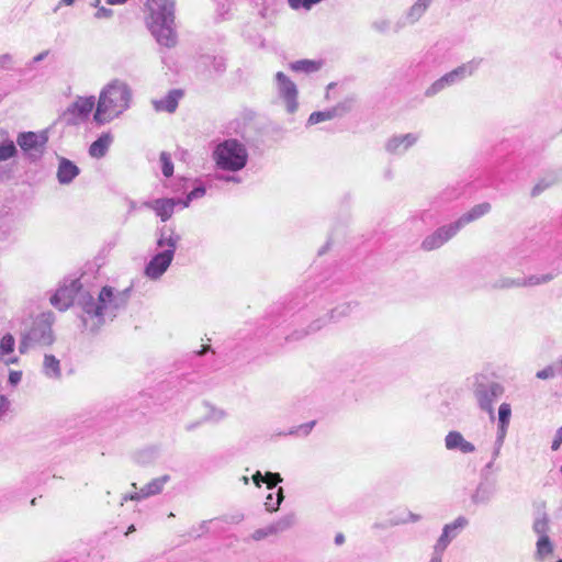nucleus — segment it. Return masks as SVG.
<instances>
[{"instance_id":"26","label":"nucleus","mask_w":562,"mask_h":562,"mask_svg":"<svg viewBox=\"0 0 562 562\" xmlns=\"http://www.w3.org/2000/svg\"><path fill=\"white\" fill-rule=\"evenodd\" d=\"M405 25L406 23L404 21H398L394 24V26H392L390 19L379 18L372 22L371 27L376 33L386 34L391 30H393L394 33H398Z\"/></svg>"},{"instance_id":"20","label":"nucleus","mask_w":562,"mask_h":562,"mask_svg":"<svg viewBox=\"0 0 562 562\" xmlns=\"http://www.w3.org/2000/svg\"><path fill=\"white\" fill-rule=\"evenodd\" d=\"M15 339L11 334H5L0 339V361L5 366L16 364L19 358L13 355Z\"/></svg>"},{"instance_id":"24","label":"nucleus","mask_w":562,"mask_h":562,"mask_svg":"<svg viewBox=\"0 0 562 562\" xmlns=\"http://www.w3.org/2000/svg\"><path fill=\"white\" fill-rule=\"evenodd\" d=\"M432 0H417L406 12L405 14V23L414 24L420 20V18L425 14L427 9L429 8Z\"/></svg>"},{"instance_id":"58","label":"nucleus","mask_w":562,"mask_h":562,"mask_svg":"<svg viewBox=\"0 0 562 562\" xmlns=\"http://www.w3.org/2000/svg\"><path fill=\"white\" fill-rule=\"evenodd\" d=\"M502 447H503V442L495 441L493 453H492L493 460H496L498 458Z\"/></svg>"},{"instance_id":"14","label":"nucleus","mask_w":562,"mask_h":562,"mask_svg":"<svg viewBox=\"0 0 562 562\" xmlns=\"http://www.w3.org/2000/svg\"><path fill=\"white\" fill-rule=\"evenodd\" d=\"M418 139L419 134L416 133L394 135L385 143V150L393 155H402L414 146Z\"/></svg>"},{"instance_id":"17","label":"nucleus","mask_w":562,"mask_h":562,"mask_svg":"<svg viewBox=\"0 0 562 562\" xmlns=\"http://www.w3.org/2000/svg\"><path fill=\"white\" fill-rule=\"evenodd\" d=\"M496 493V484L494 481L482 480L471 496V501L475 505H487Z\"/></svg>"},{"instance_id":"37","label":"nucleus","mask_w":562,"mask_h":562,"mask_svg":"<svg viewBox=\"0 0 562 562\" xmlns=\"http://www.w3.org/2000/svg\"><path fill=\"white\" fill-rule=\"evenodd\" d=\"M161 170L165 177H171L173 173V164L168 153L162 151L160 154Z\"/></svg>"},{"instance_id":"31","label":"nucleus","mask_w":562,"mask_h":562,"mask_svg":"<svg viewBox=\"0 0 562 562\" xmlns=\"http://www.w3.org/2000/svg\"><path fill=\"white\" fill-rule=\"evenodd\" d=\"M532 530L539 536V538L548 537V532L550 530V520L546 513L538 514L533 520Z\"/></svg>"},{"instance_id":"27","label":"nucleus","mask_w":562,"mask_h":562,"mask_svg":"<svg viewBox=\"0 0 562 562\" xmlns=\"http://www.w3.org/2000/svg\"><path fill=\"white\" fill-rule=\"evenodd\" d=\"M296 521L295 514L289 513L278 520L270 524V532H273V535L282 533L289 529H291Z\"/></svg>"},{"instance_id":"25","label":"nucleus","mask_w":562,"mask_h":562,"mask_svg":"<svg viewBox=\"0 0 562 562\" xmlns=\"http://www.w3.org/2000/svg\"><path fill=\"white\" fill-rule=\"evenodd\" d=\"M170 481V475L165 474L159 477L151 480L145 486L142 487V496L149 497L160 494L165 485Z\"/></svg>"},{"instance_id":"43","label":"nucleus","mask_w":562,"mask_h":562,"mask_svg":"<svg viewBox=\"0 0 562 562\" xmlns=\"http://www.w3.org/2000/svg\"><path fill=\"white\" fill-rule=\"evenodd\" d=\"M541 179L548 184V188H550L562 180V175L561 171H554L546 175Z\"/></svg>"},{"instance_id":"21","label":"nucleus","mask_w":562,"mask_h":562,"mask_svg":"<svg viewBox=\"0 0 562 562\" xmlns=\"http://www.w3.org/2000/svg\"><path fill=\"white\" fill-rule=\"evenodd\" d=\"M491 204L488 202L480 203L474 205L470 211L461 215L454 223L460 231L465 225L479 220L491 211Z\"/></svg>"},{"instance_id":"61","label":"nucleus","mask_w":562,"mask_h":562,"mask_svg":"<svg viewBox=\"0 0 562 562\" xmlns=\"http://www.w3.org/2000/svg\"><path fill=\"white\" fill-rule=\"evenodd\" d=\"M443 552L436 551V548H434V552L431 555V559L429 562H441Z\"/></svg>"},{"instance_id":"13","label":"nucleus","mask_w":562,"mask_h":562,"mask_svg":"<svg viewBox=\"0 0 562 562\" xmlns=\"http://www.w3.org/2000/svg\"><path fill=\"white\" fill-rule=\"evenodd\" d=\"M95 106L94 97H78L76 101L67 109L68 122L79 124L87 120Z\"/></svg>"},{"instance_id":"55","label":"nucleus","mask_w":562,"mask_h":562,"mask_svg":"<svg viewBox=\"0 0 562 562\" xmlns=\"http://www.w3.org/2000/svg\"><path fill=\"white\" fill-rule=\"evenodd\" d=\"M140 498H144L142 496V490L139 492H135V493H132V494H125L123 497H122V502H121V505L124 504V502L126 501H139Z\"/></svg>"},{"instance_id":"41","label":"nucleus","mask_w":562,"mask_h":562,"mask_svg":"<svg viewBox=\"0 0 562 562\" xmlns=\"http://www.w3.org/2000/svg\"><path fill=\"white\" fill-rule=\"evenodd\" d=\"M558 374V369L554 363L547 366L544 369L539 370L536 376L540 380L553 379Z\"/></svg>"},{"instance_id":"5","label":"nucleus","mask_w":562,"mask_h":562,"mask_svg":"<svg viewBox=\"0 0 562 562\" xmlns=\"http://www.w3.org/2000/svg\"><path fill=\"white\" fill-rule=\"evenodd\" d=\"M53 313H42L32 324L31 328L22 336L19 344L20 353L24 355L36 347H49L55 341L53 331Z\"/></svg>"},{"instance_id":"2","label":"nucleus","mask_w":562,"mask_h":562,"mask_svg":"<svg viewBox=\"0 0 562 562\" xmlns=\"http://www.w3.org/2000/svg\"><path fill=\"white\" fill-rule=\"evenodd\" d=\"M146 25L157 43L171 48L177 44L175 0H150L147 3Z\"/></svg>"},{"instance_id":"16","label":"nucleus","mask_w":562,"mask_h":562,"mask_svg":"<svg viewBox=\"0 0 562 562\" xmlns=\"http://www.w3.org/2000/svg\"><path fill=\"white\" fill-rule=\"evenodd\" d=\"M178 203H181V200L156 199L154 201L145 202L144 206L154 210L157 216H159L162 222H166L172 216L175 206Z\"/></svg>"},{"instance_id":"33","label":"nucleus","mask_w":562,"mask_h":562,"mask_svg":"<svg viewBox=\"0 0 562 562\" xmlns=\"http://www.w3.org/2000/svg\"><path fill=\"white\" fill-rule=\"evenodd\" d=\"M492 288L496 290L522 288L521 278L501 277L492 283Z\"/></svg>"},{"instance_id":"40","label":"nucleus","mask_w":562,"mask_h":562,"mask_svg":"<svg viewBox=\"0 0 562 562\" xmlns=\"http://www.w3.org/2000/svg\"><path fill=\"white\" fill-rule=\"evenodd\" d=\"M206 190L204 187H196L188 193L186 200L181 201L183 207H188L191 201L204 196Z\"/></svg>"},{"instance_id":"48","label":"nucleus","mask_w":562,"mask_h":562,"mask_svg":"<svg viewBox=\"0 0 562 562\" xmlns=\"http://www.w3.org/2000/svg\"><path fill=\"white\" fill-rule=\"evenodd\" d=\"M270 525L266 526L265 528H260L254 532V539L255 540H261L266 537L272 536L273 532H270Z\"/></svg>"},{"instance_id":"50","label":"nucleus","mask_w":562,"mask_h":562,"mask_svg":"<svg viewBox=\"0 0 562 562\" xmlns=\"http://www.w3.org/2000/svg\"><path fill=\"white\" fill-rule=\"evenodd\" d=\"M420 519H422L420 515L408 512L406 518H402V519L395 521L394 524L398 525V524L416 522V521H419Z\"/></svg>"},{"instance_id":"39","label":"nucleus","mask_w":562,"mask_h":562,"mask_svg":"<svg viewBox=\"0 0 562 562\" xmlns=\"http://www.w3.org/2000/svg\"><path fill=\"white\" fill-rule=\"evenodd\" d=\"M512 407L508 403H502L498 408V424L509 425Z\"/></svg>"},{"instance_id":"57","label":"nucleus","mask_w":562,"mask_h":562,"mask_svg":"<svg viewBox=\"0 0 562 562\" xmlns=\"http://www.w3.org/2000/svg\"><path fill=\"white\" fill-rule=\"evenodd\" d=\"M210 520H203L200 525H199V528L196 530V537H200L202 533L206 532L209 527Z\"/></svg>"},{"instance_id":"44","label":"nucleus","mask_w":562,"mask_h":562,"mask_svg":"<svg viewBox=\"0 0 562 562\" xmlns=\"http://www.w3.org/2000/svg\"><path fill=\"white\" fill-rule=\"evenodd\" d=\"M541 179L548 184V188H550L562 180V175L561 171H554L546 175Z\"/></svg>"},{"instance_id":"11","label":"nucleus","mask_w":562,"mask_h":562,"mask_svg":"<svg viewBox=\"0 0 562 562\" xmlns=\"http://www.w3.org/2000/svg\"><path fill=\"white\" fill-rule=\"evenodd\" d=\"M46 143L47 136L45 133L23 132L16 138V144L31 158L40 157Z\"/></svg>"},{"instance_id":"3","label":"nucleus","mask_w":562,"mask_h":562,"mask_svg":"<svg viewBox=\"0 0 562 562\" xmlns=\"http://www.w3.org/2000/svg\"><path fill=\"white\" fill-rule=\"evenodd\" d=\"M131 97V89L125 82L112 81L100 93L93 120L99 125L111 122L128 109Z\"/></svg>"},{"instance_id":"8","label":"nucleus","mask_w":562,"mask_h":562,"mask_svg":"<svg viewBox=\"0 0 562 562\" xmlns=\"http://www.w3.org/2000/svg\"><path fill=\"white\" fill-rule=\"evenodd\" d=\"M482 63L481 58H473L451 71L445 74L442 77L434 81L425 91V95L430 98L442 91L443 89L457 85L468 77L475 74Z\"/></svg>"},{"instance_id":"30","label":"nucleus","mask_w":562,"mask_h":562,"mask_svg":"<svg viewBox=\"0 0 562 562\" xmlns=\"http://www.w3.org/2000/svg\"><path fill=\"white\" fill-rule=\"evenodd\" d=\"M555 276L552 272L544 274H531L528 277H521L522 288L537 286L551 282Z\"/></svg>"},{"instance_id":"19","label":"nucleus","mask_w":562,"mask_h":562,"mask_svg":"<svg viewBox=\"0 0 562 562\" xmlns=\"http://www.w3.org/2000/svg\"><path fill=\"white\" fill-rule=\"evenodd\" d=\"M80 169L69 159L60 157L57 168V180L60 184H69L79 175Z\"/></svg>"},{"instance_id":"62","label":"nucleus","mask_w":562,"mask_h":562,"mask_svg":"<svg viewBox=\"0 0 562 562\" xmlns=\"http://www.w3.org/2000/svg\"><path fill=\"white\" fill-rule=\"evenodd\" d=\"M557 369H558V374L559 375H562V355L559 357V359L554 362Z\"/></svg>"},{"instance_id":"22","label":"nucleus","mask_w":562,"mask_h":562,"mask_svg":"<svg viewBox=\"0 0 562 562\" xmlns=\"http://www.w3.org/2000/svg\"><path fill=\"white\" fill-rule=\"evenodd\" d=\"M113 143V135L110 132L102 133L89 147V155L92 158H103Z\"/></svg>"},{"instance_id":"9","label":"nucleus","mask_w":562,"mask_h":562,"mask_svg":"<svg viewBox=\"0 0 562 562\" xmlns=\"http://www.w3.org/2000/svg\"><path fill=\"white\" fill-rule=\"evenodd\" d=\"M358 307V302L350 301L344 302L331 308L324 317L312 322L306 330L297 333L295 337L291 336V339H301L311 333H315L322 329L326 324L330 322H338L345 317H348Z\"/></svg>"},{"instance_id":"63","label":"nucleus","mask_w":562,"mask_h":562,"mask_svg":"<svg viewBox=\"0 0 562 562\" xmlns=\"http://www.w3.org/2000/svg\"><path fill=\"white\" fill-rule=\"evenodd\" d=\"M344 542H345V536H344L342 533H337V535L335 536V543H336L337 546H340V544H342Z\"/></svg>"},{"instance_id":"49","label":"nucleus","mask_w":562,"mask_h":562,"mask_svg":"<svg viewBox=\"0 0 562 562\" xmlns=\"http://www.w3.org/2000/svg\"><path fill=\"white\" fill-rule=\"evenodd\" d=\"M561 445H562V426L555 431V435H554V438H553V441L551 445V449L553 451H557L560 449Z\"/></svg>"},{"instance_id":"54","label":"nucleus","mask_w":562,"mask_h":562,"mask_svg":"<svg viewBox=\"0 0 562 562\" xmlns=\"http://www.w3.org/2000/svg\"><path fill=\"white\" fill-rule=\"evenodd\" d=\"M508 426L509 425H506V424H498L497 437H496L495 441L504 443V439L506 437Z\"/></svg>"},{"instance_id":"45","label":"nucleus","mask_w":562,"mask_h":562,"mask_svg":"<svg viewBox=\"0 0 562 562\" xmlns=\"http://www.w3.org/2000/svg\"><path fill=\"white\" fill-rule=\"evenodd\" d=\"M265 477L267 479V485H268V488L269 490H272L274 488V486L282 482V477L280 475V473H274V472H267Z\"/></svg>"},{"instance_id":"23","label":"nucleus","mask_w":562,"mask_h":562,"mask_svg":"<svg viewBox=\"0 0 562 562\" xmlns=\"http://www.w3.org/2000/svg\"><path fill=\"white\" fill-rule=\"evenodd\" d=\"M42 372L49 380H60L63 376L60 361L54 355H44Z\"/></svg>"},{"instance_id":"46","label":"nucleus","mask_w":562,"mask_h":562,"mask_svg":"<svg viewBox=\"0 0 562 562\" xmlns=\"http://www.w3.org/2000/svg\"><path fill=\"white\" fill-rule=\"evenodd\" d=\"M13 66V56L11 54H2L0 56V67L3 69H11Z\"/></svg>"},{"instance_id":"1","label":"nucleus","mask_w":562,"mask_h":562,"mask_svg":"<svg viewBox=\"0 0 562 562\" xmlns=\"http://www.w3.org/2000/svg\"><path fill=\"white\" fill-rule=\"evenodd\" d=\"M79 288L78 280H72L69 285L60 286L56 291L50 303L59 311H66L76 302L81 310L82 325L91 333H97L108 321H113L126 307L131 296L130 288L116 290L106 285L97 297L89 292L79 291Z\"/></svg>"},{"instance_id":"12","label":"nucleus","mask_w":562,"mask_h":562,"mask_svg":"<svg viewBox=\"0 0 562 562\" xmlns=\"http://www.w3.org/2000/svg\"><path fill=\"white\" fill-rule=\"evenodd\" d=\"M459 229L454 223L443 225L437 228L432 234L425 237L422 241V248L426 251H431L440 248L448 240L458 234Z\"/></svg>"},{"instance_id":"56","label":"nucleus","mask_w":562,"mask_h":562,"mask_svg":"<svg viewBox=\"0 0 562 562\" xmlns=\"http://www.w3.org/2000/svg\"><path fill=\"white\" fill-rule=\"evenodd\" d=\"M243 519H244V515L241 513H236V514L232 515L229 518H226L225 521L233 522V524H238Z\"/></svg>"},{"instance_id":"32","label":"nucleus","mask_w":562,"mask_h":562,"mask_svg":"<svg viewBox=\"0 0 562 562\" xmlns=\"http://www.w3.org/2000/svg\"><path fill=\"white\" fill-rule=\"evenodd\" d=\"M468 525L469 519L464 516H459L452 522L446 524L442 529L447 530L454 540Z\"/></svg>"},{"instance_id":"42","label":"nucleus","mask_w":562,"mask_h":562,"mask_svg":"<svg viewBox=\"0 0 562 562\" xmlns=\"http://www.w3.org/2000/svg\"><path fill=\"white\" fill-rule=\"evenodd\" d=\"M225 417L226 413L223 409L211 406L205 419L210 422H221Z\"/></svg>"},{"instance_id":"53","label":"nucleus","mask_w":562,"mask_h":562,"mask_svg":"<svg viewBox=\"0 0 562 562\" xmlns=\"http://www.w3.org/2000/svg\"><path fill=\"white\" fill-rule=\"evenodd\" d=\"M10 402L7 396L0 395V418H2L9 411Z\"/></svg>"},{"instance_id":"34","label":"nucleus","mask_w":562,"mask_h":562,"mask_svg":"<svg viewBox=\"0 0 562 562\" xmlns=\"http://www.w3.org/2000/svg\"><path fill=\"white\" fill-rule=\"evenodd\" d=\"M536 547V558L539 560H543L553 552V544L549 537L539 538Z\"/></svg>"},{"instance_id":"4","label":"nucleus","mask_w":562,"mask_h":562,"mask_svg":"<svg viewBox=\"0 0 562 562\" xmlns=\"http://www.w3.org/2000/svg\"><path fill=\"white\" fill-rule=\"evenodd\" d=\"M181 237L175 229L164 227L160 229L157 246L162 250L156 254L146 265L145 274L151 279H159L172 262L175 251Z\"/></svg>"},{"instance_id":"35","label":"nucleus","mask_w":562,"mask_h":562,"mask_svg":"<svg viewBox=\"0 0 562 562\" xmlns=\"http://www.w3.org/2000/svg\"><path fill=\"white\" fill-rule=\"evenodd\" d=\"M283 499L284 495L282 487H280L276 493H269L265 502L266 509L268 512L278 510Z\"/></svg>"},{"instance_id":"64","label":"nucleus","mask_w":562,"mask_h":562,"mask_svg":"<svg viewBox=\"0 0 562 562\" xmlns=\"http://www.w3.org/2000/svg\"><path fill=\"white\" fill-rule=\"evenodd\" d=\"M215 60V70L216 71H222L224 68H225V65H224V61L222 59H220L218 61L216 59Z\"/></svg>"},{"instance_id":"38","label":"nucleus","mask_w":562,"mask_h":562,"mask_svg":"<svg viewBox=\"0 0 562 562\" xmlns=\"http://www.w3.org/2000/svg\"><path fill=\"white\" fill-rule=\"evenodd\" d=\"M452 540L453 538L450 537L448 531L442 529V532L438 540L436 541L434 548H436V551L438 552H445Z\"/></svg>"},{"instance_id":"51","label":"nucleus","mask_w":562,"mask_h":562,"mask_svg":"<svg viewBox=\"0 0 562 562\" xmlns=\"http://www.w3.org/2000/svg\"><path fill=\"white\" fill-rule=\"evenodd\" d=\"M22 380V371H10L8 381L12 386L18 385Z\"/></svg>"},{"instance_id":"29","label":"nucleus","mask_w":562,"mask_h":562,"mask_svg":"<svg viewBox=\"0 0 562 562\" xmlns=\"http://www.w3.org/2000/svg\"><path fill=\"white\" fill-rule=\"evenodd\" d=\"M338 111H339V108L336 106V108H331V109H328L325 111L313 112L308 117L307 124L314 125V124H318L324 121L333 120L339 115Z\"/></svg>"},{"instance_id":"15","label":"nucleus","mask_w":562,"mask_h":562,"mask_svg":"<svg viewBox=\"0 0 562 562\" xmlns=\"http://www.w3.org/2000/svg\"><path fill=\"white\" fill-rule=\"evenodd\" d=\"M445 447L450 451H459L463 454L473 453L476 448L457 430L449 431L445 437Z\"/></svg>"},{"instance_id":"28","label":"nucleus","mask_w":562,"mask_h":562,"mask_svg":"<svg viewBox=\"0 0 562 562\" xmlns=\"http://www.w3.org/2000/svg\"><path fill=\"white\" fill-rule=\"evenodd\" d=\"M321 68V63L311 59H301L290 64V69L296 72L312 74Z\"/></svg>"},{"instance_id":"59","label":"nucleus","mask_w":562,"mask_h":562,"mask_svg":"<svg viewBox=\"0 0 562 562\" xmlns=\"http://www.w3.org/2000/svg\"><path fill=\"white\" fill-rule=\"evenodd\" d=\"M252 481L254 483L256 484V486L260 487L261 486V483L263 482V476L261 474L260 471H257L254 475H252Z\"/></svg>"},{"instance_id":"6","label":"nucleus","mask_w":562,"mask_h":562,"mask_svg":"<svg viewBox=\"0 0 562 562\" xmlns=\"http://www.w3.org/2000/svg\"><path fill=\"white\" fill-rule=\"evenodd\" d=\"M213 159L220 169L236 172L247 165L248 151L244 144L229 138L215 147Z\"/></svg>"},{"instance_id":"52","label":"nucleus","mask_w":562,"mask_h":562,"mask_svg":"<svg viewBox=\"0 0 562 562\" xmlns=\"http://www.w3.org/2000/svg\"><path fill=\"white\" fill-rule=\"evenodd\" d=\"M112 15H113V11L105 7H100L94 14V16L97 19H110Z\"/></svg>"},{"instance_id":"36","label":"nucleus","mask_w":562,"mask_h":562,"mask_svg":"<svg viewBox=\"0 0 562 562\" xmlns=\"http://www.w3.org/2000/svg\"><path fill=\"white\" fill-rule=\"evenodd\" d=\"M18 150L12 140L0 145V161L8 160L16 155Z\"/></svg>"},{"instance_id":"47","label":"nucleus","mask_w":562,"mask_h":562,"mask_svg":"<svg viewBox=\"0 0 562 562\" xmlns=\"http://www.w3.org/2000/svg\"><path fill=\"white\" fill-rule=\"evenodd\" d=\"M549 189L548 184L544 183L542 179H540L531 189V196H538L541 194L544 190Z\"/></svg>"},{"instance_id":"18","label":"nucleus","mask_w":562,"mask_h":562,"mask_svg":"<svg viewBox=\"0 0 562 562\" xmlns=\"http://www.w3.org/2000/svg\"><path fill=\"white\" fill-rule=\"evenodd\" d=\"M182 92L178 89L170 90L167 95L161 99H155L151 104L156 112L173 113L177 108Z\"/></svg>"},{"instance_id":"60","label":"nucleus","mask_w":562,"mask_h":562,"mask_svg":"<svg viewBox=\"0 0 562 562\" xmlns=\"http://www.w3.org/2000/svg\"><path fill=\"white\" fill-rule=\"evenodd\" d=\"M316 422L315 420H312L307 424H304V425H301L300 426V429L304 431L305 435L310 434V431L313 429V427L315 426Z\"/></svg>"},{"instance_id":"10","label":"nucleus","mask_w":562,"mask_h":562,"mask_svg":"<svg viewBox=\"0 0 562 562\" xmlns=\"http://www.w3.org/2000/svg\"><path fill=\"white\" fill-rule=\"evenodd\" d=\"M274 85L278 97L283 101L286 112L293 114L299 108V90L294 81L285 74L278 71L274 75Z\"/></svg>"},{"instance_id":"7","label":"nucleus","mask_w":562,"mask_h":562,"mask_svg":"<svg viewBox=\"0 0 562 562\" xmlns=\"http://www.w3.org/2000/svg\"><path fill=\"white\" fill-rule=\"evenodd\" d=\"M504 392V385L498 382L487 380L484 376L475 379L473 385L475 401L492 420L495 418L494 403L503 396Z\"/></svg>"}]
</instances>
